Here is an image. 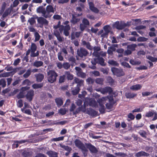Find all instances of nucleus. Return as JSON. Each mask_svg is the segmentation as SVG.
<instances>
[{
	"mask_svg": "<svg viewBox=\"0 0 157 157\" xmlns=\"http://www.w3.org/2000/svg\"><path fill=\"white\" fill-rule=\"evenodd\" d=\"M48 80L51 83H53L56 80L57 74L54 70H49L48 72Z\"/></svg>",
	"mask_w": 157,
	"mask_h": 157,
	"instance_id": "obj_1",
	"label": "nucleus"
},
{
	"mask_svg": "<svg viewBox=\"0 0 157 157\" xmlns=\"http://www.w3.org/2000/svg\"><path fill=\"white\" fill-rule=\"evenodd\" d=\"M54 8L52 6H47L45 9V18H50L52 15V13H54Z\"/></svg>",
	"mask_w": 157,
	"mask_h": 157,
	"instance_id": "obj_2",
	"label": "nucleus"
},
{
	"mask_svg": "<svg viewBox=\"0 0 157 157\" xmlns=\"http://www.w3.org/2000/svg\"><path fill=\"white\" fill-rule=\"evenodd\" d=\"M70 27L69 25H67L65 26L61 25L59 30L60 33H62L63 31V34L65 36H67L69 35V31L70 30Z\"/></svg>",
	"mask_w": 157,
	"mask_h": 157,
	"instance_id": "obj_3",
	"label": "nucleus"
},
{
	"mask_svg": "<svg viewBox=\"0 0 157 157\" xmlns=\"http://www.w3.org/2000/svg\"><path fill=\"white\" fill-rule=\"evenodd\" d=\"M77 52L78 55L81 58L86 56L89 54L87 50L82 48H80V50H77Z\"/></svg>",
	"mask_w": 157,
	"mask_h": 157,
	"instance_id": "obj_4",
	"label": "nucleus"
},
{
	"mask_svg": "<svg viewBox=\"0 0 157 157\" xmlns=\"http://www.w3.org/2000/svg\"><path fill=\"white\" fill-rule=\"evenodd\" d=\"M37 22L40 25V27L42 28L44 25H47L48 24V21L44 17H37Z\"/></svg>",
	"mask_w": 157,
	"mask_h": 157,
	"instance_id": "obj_5",
	"label": "nucleus"
},
{
	"mask_svg": "<svg viewBox=\"0 0 157 157\" xmlns=\"http://www.w3.org/2000/svg\"><path fill=\"white\" fill-rule=\"evenodd\" d=\"M111 71L114 75L118 77L123 76L124 75V72L122 70H121L116 67H112L111 68Z\"/></svg>",
	"mask_w": 157,
	"mask_h": 157,
	"instance_id": "obj_6",
	"label": "nucleus"
},
{
	"mask_svg": "<svg viewBox=\"0 0 157 157\" xmlns=\"http://www.w3.org/2000/svg\"><path fill=\"white\" fill-rule=\"evenodd\" d=\"M127 26V25L126 24L120 23L119 21H116L113 25L114 27L119 30H121L124 29Z\"/></svg>",
	"mask_w": 157,
	"mask_h": 157,
	"instance_id": "obj_7",
	"label": "nucleus"
},
{
	"mask_svg": "<svg viewBox=\"0 0 157 157\" xmlns=\"http://www.w3.org/2000/svg\"><path fill=\"white\" fill-rule=\"evenodd\" d=\"M74 143L75 146L79 149L84 151L86 149V147L84 144L79 140L76 139L74 141Z\"/></svg>",
	"mask_w": 157,
	"mask_h": 157,
	"instance_id": "obj_8",
	"label": "nucleus"
},
{
	"mask_svg": "<svg viewBox=\"0 0 157 157\" xmlns=\"http://www.w3.org/2000/svg\"><path fill=\"white\" fill-rule=\"evenodd\" d=\"M86 105H87V103L86 101L84 102L83 105H81V106L79 107L78 108H77L75 110V113H78L80 111H82L83 113H86Z\"/></svg>",
	"mask_w": 157,
	"mask_h": 157,
	"instance_id": "obj_9",
	"label": "nucleus"
},
{
	"mask_svg": "<svg viewBox=\"0 0 157 157\" xmlns=\"http://www.w3.org/2000/svg\"><path fill=\"white\" fill-rule=\"evenodd\" d=\"M89 6L90 9L94 13H98L99 12V10L95 7L94 3L92 2H89Z\"/></svg>",
	"mask_w": 157,
	"mask_h": 157,
	"instance_id": "obj_10",
	"label": "nucleus"
},
{
	"mask_svg": "<svg viewBox=\"0 0 157 157\" xmlns=\"http://www.w3.org/2000/svg\"><path fill=\"white\" fill-rule=\"evenodd\" d=\"M86 113L94 117H96L98 115V112L91 108H87Z\"/></svg>",
	"mask_w": 157,
	"mask_h": 157,
	"instance_id": "obj_11",
	"label": "nucleus"
},
{
	"mask_svg": "<svg viewBox=\"0 0 157 157\" xmlns=\"http://www.w3.org/2000/svg\"><path fill=\"white\" fill-rule=\"evenodd\" d=\"M86 145L91 153H97L98 151L96 148L91 144H86Z\"/></svg>",
	"mask_w": 157,
	"mask_h": 157,
	"instance_id": "obj_12",
	"label": "nucleus"
},
{
	"mask_svg": "<svg viewBox=\"0 0 157 157\" xmlns=\"http://www.w3.org/2000/svg\"><path fill=\"white\" fill-rule=\"evenodd\" d=\"M36 11L37 13H41L42 16L45 18V9L43 6H39L36 9Z\"/></svg>",
	"mask_w": 157,
	"mask_h": 157,
	"instance_id": "obj_13",
	"label": "nucleus"
},
{
	"mask_svg": "<svg viewBox=\"0 0 157 157\" xmlns=\"http://www.w3.org/2000/svg\"><path fill=\"white\" fill-rule=\"evenodd\" d=\"M100 91L101 93L105 94L106 93L111 94L113 92V90L112 88L109 86H107L101 89Z\"/></svg>",
	"mask_w": 157,
	"mask_h": 157,
	"instance_id": "obj_14",
	"label": "nucleus"
},
{
	"mask_svg": "<svg viewBox=\"0 0 157 157\" xmlns=\"http://www.w3.org/2000/svg\"><path fill=\"white\" fill-rule=\"evenodd\" d=\"M34 95V90H30L28 91L26 97V98L29 101H31L32 100Z\"/></svg>",
	"mask_w": 157,
	"mask_h": 157,
	"instance_id": "obj_15",
	"label": "nucleus"
},
{
	"mask_svg": "<svg viewBox=\"0 0 157 157\" xmlns=\"http://www.w3.org/2000/svg\"><path fill=\"white\" fill-rule=\"evenodd\" d=\"M105 32L101 35V36L103 37L107 36L110 32V27L109 25H107L103 27Z\"/></svg>",
	"mask_w": 157,
	"mask_h": 157,
	"instance_id": "obj_16",
	"label": "nucleus"
},
{
	"mask_svg": "<svg viewBox=\"0 0 157 157\" xmlns=\"http://www.w3.org/2000/svg\"><path fill=\"white\" fill-rule=\"evenodd\" d=\"M88 102V104H87V105H89L90 106L95 107H96L98 106V103L94 98L89 99Z\"/></svg>",
	"mask_w": 157,
	"mask_h": 157,
	"instance_id": "obj_17",
	"label": "nucleus"
},
{
	"mask_svg": "<svg viewBox=\"0 0 157 157\" xmlns=\"http://www.w3.org/2000/svg\"><path fill=\"white\" fill-rule=\"evenodd\" d=\"M150 154L144 151H140L136 153L135 156L136 157H140L141 156L148 157Z\"/></svg>",
	"mask_w": 157,
	"mask_h": 157,
	"instance_id": "obj_18",
	"label": "nucleus"
},
{
	"mask_svg": "<svg viewBox=\"0 0 157 157\" xmlns=\"http://www.w3.org/2000/svg\"><path fill=\"white\" fill-rule=\"evenodd\" d=\"M54 34L59 42H61L63 41V38L61 36L60 33L58 30L54 31Z\"/></svg>",
	"mask_w": 157,
	"mask_h": 157,
	"instance_id": "obj_19",
	"label": "nucleus"
},
{
	"mask_svg": "<svg viewBox=\"0 0 157 157\" xmlns=\"http://www.w3.org/2000/svg\"><path fill=\"white\" fill-rule=\"evenodd\" d=\"M54 34L59 42H61L63 41V38L61 36L60 33L58 30L54 31Z\"/></svg>",
	"mask_w": 157,
	"mask_h": 157,
	"instance_id": "obj_20",
	"label": "nucleus"
},
{
	"mask_svg": "<svg viewBox=\"0 0 157 157\" xmlns=\"http://www.w3.org/2000/svg\"><path fill=\"white\" fill-rule=\"evenodd\" d=\"M72 17L71 20V22L73 25L76 24L80 21V19L77 18L73 14L72 15Z\"/></svg>",
	"mask_w": 157,
	"mask_h": 157,
	"instance_id": "obj_21",
	"label": "nucleus"
},
{
	"mask_svg": "<svg viewBox=\"0 0 157 157\" xmlns=\"http://www.w3.org/2000/svg\"><path fill=\"white\" fill-rule=\"evenodd\" d=\"M74 81L75 83L77 84L76 86L79 87V88L83 85L84 81L78 78H75L74 79Z\"/></svg>",
	"mask_w": 157,
	"mask_h": 157,
	"instance_id": "obj_22",
	"label": "nucleus"
},
{
	"mask_svg": "<svg viewBox=\"0 0 157 157\" xmlns=\"http://www.w3.org/2000/svg\"><path fill=\"white\" fill-rule=\"evenodd\" d=\"M55 101L57 106L59 107L63 105V101L62 98H56L55 99Z\"/></svg>",
	"mask_w": 157,
	"mask_h": 157,
	"instance_id": "obj_23",
	"label": "nucleus"
},
{
	"mask_svg": "<svg viewBox=\"0 0 157 157\" xmlns=\"http://www.w3.org/2000/svg\"><path fill=\"white\" fill-rule=\"evenodd\" d=\"M154 115V118H157V113L154 111H149L145 114V116L147 117H151Z\"/></svg>",
	"mask_w": 157,
	"mask_h": 157,
	"instance_id": "obj_24",
	"label": "nucleus"
},
{
	"mask_svg": "<svg viewBox=\"0 0 157 157\" xmlns=\"http://www.w3.org/2000/svg\"><path fill=\"white\" fill-rule=\"evenodd\" d=\"M36 81L38 82H40L42 81L44 78V75L41 73L36 74L35 75Z\"/></svg>",
	"mask_w": 157,
	"mask_h": 157,
	"instance_id": "obj_25",
	"label": "nucleus"
},
{
	"mask_svg": "<svg viewBox=\"0 0 157 157\" xmlns=\"http://www.w3.org/2000/svg\"><path fill=\"white\" fill-rule=\"evenodd\" d=\"M43 64L44 63L42 61L36 60L33 63V65L35 67H39L43 66Z\"/></svg>",
	"mask_w": 157,
	"mask_h": 157,
	"instance_id": "obj_26",
	"label": "nucleus"
},
{
	"mask_svg": "<svg viewBox=\"0 0 157 157\" xmlns=\"http://www.w3.org/2000/svg\"><path fill=\"white\" fill-rule=\"evenodd\" d=\"M75 105L74 103H72L70 109V113L71 115H74L77 114L75 113Z\"/></svg>",
	"mask_w": 157,
	"mask_h": 157,
	"instance_id": "obj_27",
	"label": "nucleus"
},
{
	"mask_svg": "<svg viewBox=\"0 0 157 157\" xmlns=\"http://www.w3.org/2000/svg\"><path fill=\"white\" fill-rule=\"evenodd\" d=\"M96 60L98 61V63L101 66H105L106 64L105 63V60L102 57H100L98 58H97Z\"/></svg>",
	"mask_w": 157,
	"mask_h": 157,
	"instance_id": "obj_28",
	"label": "nucleus"
},
{
	"mask_svg": "<svg viewBox=\"0 0 157 157\" xmlns=\"http://www.w3.org/2000/svg\"><path fill=\"white\" fill-rule=\"evenodd\" d=\"M142 87V86L140 84H137L131 86L130 89L133 90H140Z\"/></svg>",
	"mask_w": 157,
	"mask_h": 157,
	"instance_id": "obj_29",
	"label": "nucleus"
},
{
	"mask_svg": "<svg viewBox=\"0 0 157 157\" xmlns=\"http://www.w3.org/2000/svg\"><path fill=\"white\" fill-rule=\"evenodd\" d=\"M82 43L83 45L85 46L86 48L90 50H91L92 48L90 45V43L89 42H86L85 40L82 41Z\"/></svg>",
	"mask_w": 157,
	"mask_h": 157,
	"instance_id": "obj_30",
	"label": "nucleus"
},
{
	"mask_svg": "<svg viewBox=\"0 0 157 157\" xmlns=\"http://www.w3.org/2000/svg\"><path fill=\"white\" fill-rule=\"evenodd\" d=\"M137 95V94L131 92L125 93V96L127 98H132Z\"/></svg>",
	"mask_w": 157,
	"mask_h": 157,
	"instance_id": "obj_31",
	"label": "nucleus"
},
{
	"mask_svg": "<svg viewBox=\"0 0 157 157\" xmlns=\"http://www.w3.org/2000/svg\"><path fill=\"white\" fill-rule=\"evenodd\" d=\"M101 101V100H99V101L98 102L100 107V108H99V111L101 113H103L105 112V109L104 106Z\"/></svg>",
	"mask_w": 157,
	"mask_h": 157,
	"instance_id": "obj_32",
	"label": "nucleus"
},
{
	"mask_svg": "<svg viewBox=\"0 0 157 157\" xmlns=\"http://www.w3.org/2000/svg\"><path fill=\"white\" fill-rule=\"evenodd\" d=\"M16 71L15 70H14L13 71L10 72H6L3 73L4 77H8L10 75L13 76L16 72Z\"/></svg>",
	"mask_w": 157,
	"mask_h": 157,
	"instance_id": "obj_33",
	"label": "nucleus"
},
{
	"mask_svg": "<svg viewBox=\"0 0 157 157\" xmlns=\"http://www.w3.org/2000/svg\"><path fill=\"white\" fill-rule=\"evenodd\" d=\"M106 81L109 85H113L115 84L114 80L111 76H109L107 77L106 79Z\"/></svg>",
	"mask_w": 157,
	"mask_h": 157,
	"instance_id": "obj_34",
	"label": "nucleus"
},
{
	"mask_svg": "<svg viewBox=\"0 0 157 157\" xmlns=\"http://www.w3.org/2000/svg\"><path fill=\"white\" fill-rule=\"evenodd\" d=\"M10 13V11L9 9H7L5 10L4 13H3L2 17L1 18V19L2 20H4L5 18L7 17L8 16V15Z\"/></svg>",
	"mask_w": 157,
	"mask_h": 157,
	"instance_id": "obj_35",
	"label": "nucleus"
},
{
	"mask_svg": "<svg viewBox=\"0 0 157 157\" xmlns=\"http://www.w3.org/2000/svg\"><path fill=\"white\" fill-rule=\"evenodd\" d=\"M108 63L109 64L113 66H118L119 65V63L117 62L113 59L109 60Z\"/></svg>",
	"mask_w": 157,
	"mask_h": 157,
	"instance_id": "obj_36",
	"label": "nucleus"
},
{
	"mask_svg": "<svg viewBox=\"0 0 157 157\" xmlns=\"http://www.w3.org/2000/svg\"><path fill=\"white\" fill-rule=\"evenodd\" d=\"M43 84L42 83H34L32 86V87L34 89H37L41 88L43 86Z\"/></svg>",
	"mask_w": 157,
	"mask_h": 157,
	"instance_id": "obj_37",
	"label": "nucleus"
},
{
	"mask_svg": "<svg viewBox=\"0 0 157 157\" xmlns=\"http://www.w3.org/2000/svg\"><path fill=\"white\" fill-rule=\"evenodd\" d=\"M80 90V88L79 87L76 86L74 89L72 90V93L73 95H75L78 93Z\"/></svg>",
	"mask_w": 157,
	"mask_h": 157,
	"instance_id": "obj_38",
	"label": "nucleus"
},
{
	"mask_svg": "<svg viewBox=\"0 0 157 157\" xmlns=\"http://www.w3.org/2000/svg\"><path fill=\"white\" fill-rule=\"evenodd\" d=\"M47 154L50 157H57V153L52 151H49L47 152Z\"/></svg>",
	"mask_w": 157,
	"mask_h": 157,
	"instance_id": "obj_39",
	"label": "nucleus"
},
{
	"mask_svg": "<svg viewBox=\"0 0 157 157\" xmlns=\"http://www.w3.org/2000/svg\"><path fill=\"white\" fill-rule=\"evenodd\" d=\"M60 146L62 148H63L65 150L67 151L68 152H71L72 150L71 148L67 146L60 144Z\"/></svg>",
	"mask_w": 157,
	"mask_h": 157,
	"instance_id": "obj_40",
	"label": "nucleus"
},
{
	"mask_svg": "<svg viewBox=\"0 0 157 157\" xmlns=\"http://www.w3.org/2000/svg\"><path fill=\"white\" fill-rule=\"evenodd\" d=\"M65 75L67 76V79L68 80H72L73 78V76L72 75H71L69 71H66L65 72Z\"/></svg>",
	"mask_w": 157,
	"mask_h": 157,
	"instance_id": "obj_41",
	"label": "nucleus"
},
{
	"mask_svg": "<svg viewBox=\"0 0 157 157\" xmlns=\"http://www.w3.org/2000/svg\"><path fill=\"white\" fill-rule=\"evenodd\" d=\"M37 46L36 44L34 43H32L30 47L31 52H35L36 50Z\"/></svg>",
	"mask_w": 157,
	"mask_h": 157,
	"instance_id": "obj_42",
	"label": "nucleus"
},
{
	"mask_svg": "<svg viewBox=\"0 0 157 157\" xmlns=\"http://www.w3.org/2000/svg\"><path fill=\"white\" fill-rule=\"evenodd\" d=\"M136 47V44H132L128 45L127 46V48L130 49L132 51H134L135 49V48Z\"/></svg>",
	"mask_w": 157,
	"mask_h": 157,
	"instance_id": "obj_43",
	"label": "nucleus"
},
{
	"mask_svg": "<svg viewBox=\"0 0 157 157\" xmlns=\"http://www.w3.org/2000/svg\"><path fill=\"white\" fill-rule=\"evenodd\" d=\"M146 58L152 62H156L157 61V58L151 56H146Z\"/></svg>",
	"mask_w": 157,
	"mask_h": 157,
	"instance_id": "obj_44",
	"label": "nucleus"
},
{
	"mask_svg": "<svg viewBox=\"0 0 157 157\" xmlns=\"http://www.w3.org/2000/svg\"><path fill=\"white\" fill-rule=\"evenodd\" d=\"M77 75L78 77L84 78L86 77V74L82 72V70L80 72L77 73Z\"/></svg>",
	"mask_w": 157,
	"mask_h": 157,
	"instance_id": "obj_45",
	"label": "nucleus"
},
{
	"mask_svg": "<svg viewBox=\"0 0 157 157\" xmlns=\"http://www.w3.org/2000/svg\"><path fill=\"white\" fill-rule=\"evenodd\" d=\"M31 70L30 69H28L23 75V77L25 78H27L31 75Z\"/></svg>",
	"mask_w": 157,
	"mask_h": 157,
	"instance_id": "obj_46",
	"label": "nucleus"
},
{
	"mask_svg": "<svg viewBox=\"0 0 157 157\" xmlns=\"http://www.w3.org/2000/svg\"><path fill=\"white\" fill-rule=\"evenodd\" d=\"M67 111V109L65 108H60L59 111V113L62 115L65 114Z\"/></svg>",
	"mask_w": 157,
	"mask_h": 157,
	"instance_id": "obj_47",
	"label": "nucleus"
},
{
	"mask_svg": "<svg viewBox=\"0 0 157 157\" xmlns=\"http://www.w3.org/2000/svg\"><path fill=\"white\" fill-rule=\"evenodd\" d=\"M34 36L35 37V41H38L40 40V36L38 32H36L35 33Z\"/></svg>",
	"mask_w": 157,
	"mask_h": 157,
	"instance_id": "obj_48",
	"label": "nucleus"
},
{
	"mask_svg": "<svg viewBox=\"0 0 157 157\" xmlns=\"http://www.w3.org/2000/svg\"><path fill=\"white\" fill-rule=\"evenodd\" d=\"M144 150L149 153H152L153 151V148L151 147L146 146L144 148Z\"/></svg>",
	"mask_w": 157,
	"mask_h": 157,
	"instance_id": "obj_49",
	"label": "nucleus"
},
{
	"mask_svg": "<svg viewBox=\"0 0 157 157\" xmlns=\"http://www.w3.org/2000/svg\"><path fill=\"white\" fill-rule=\"evenodd\" d=\"M129 63L132 65H139L140 63V62L135 61L133 59H130L129 61Z\"/></svg>",
	"mask_w": 157,
	"mask_h": 157,
	"instance_id": "obj_50",
	"label": "nucleus"
},
{
	"mask_svg": "<svg viewBox=\"0 0 157 157\" xmlns=\"http://www.w3.org/2000/svg\"><path fill=\"white\" fill-rule=\"evenodd\" d=\"M0 85H2V87H4L6 86V82L4 79H2L0 80Z\"/></svg>",
	"mask_w": 157,
	"mask_h": 157,
	"instance_id": "obj_51",
	"label": "nucleus"
},
{
	"mask_svg": "<svg viewBox=\"0 0 157 157\" xmlns=\"http://www.w3.org/2000/svg\"><path fill=\"white\" fill-rule=\"evenodd\" d=\"M82 23L86 26H88L90 25L89 21L86 18H85L83 19Z\"/></svg>",
	"mask_w": 157,
	"mask_h": 157,
	"instance_id": "obj_52",
	"label": "nucleus"
},
{
	"mask_svg": "<svg viewBox=\"0 0 157 157\" xmlns=\"http://www.w3.org/2000/svg\"><path fill=\"white\" fill-rule=\"evenodd\" d=\"M107 98L109 99V103L112 104L114 105L115 102L114 101L113 98L112 96H108L107 97Z\"/></svg>",
	"mask_w": 157,
	"mask_h": 157,
	"instance_id": "obj_53",
	"label": "nucleus"
},
{
	"mask_svg": "<svg viewBox=\"0 0 157 157\" xmlns=\"http://www.w3.org/2000/svg\"><path fill=\"white\" fill-rule=\"evenodd\" d=\"M24 97V93L23 91L20 92L19 94L17 96V98L18 99L23 98Z\"/></svg>",
	"mask_w": 157,
	"mask_h": 157,
	"instance_id": "obj_54",
	"label": "nucleus"
},
{
	"mask_svg": "<svg viewBox=\"0 0 157 157\" xmlns=\"http://www.w3.org/2000/svg\"><path fill=\"white\" fill-rule=\"evenodd\" d=\"M19 91V90L18 89H15L13 91L10 93L9 94V96H13L18 93Z\"/></svg>",
	"mask_w": 157,
	"mask_h": 157,
	"instance_id": "obj_55",
	"label": "nucleus"
},
{
	"mask_svg": "<svg viewBox=\"0 0 157 157\" xmlns=\"http://www.w3.org/2000/svg\"><path fill=\"white\" fill-rule=\"evenodd\" d=\"M22 155L25 157H27L31 156V155L29 152L26 151H24L22 153Z\"/></svg>",
	"mask_w": 157,
	"mask_h": 157,
	"instance_id": "obj_56",
	"label": "nucleus"
},
{
	"mask_svg": "<svg viewBox=\"0 0 157 157\" xmlns=\"http://www.w3.org/2000/svg\"><path fill=\"white\" fill-rule=\"evenodd\" d=\"M70 67V65L68 63H65L63 64V67L65 69H68Z\"/></svg>",
	"mask_w": 157,
	"mask_h": 157,
	"instance_id": "obj_57",
	"label": "nucleus"
},
{
	"mask_svg": "<svg viewBox=\"0 0 157 157\" xmlns=\"http://www.w3.org/2000/svg\"><path fill=\"white\" fill-rule=\"evenodd\" d=\"M147 40V39L144 37H140L137 39L138 41H146Z\"/></svg>",
	"mask_w": 157,
	"mask_h": 157,
	"instance_id": "obj_58",
	"label": "nucleus"
},
{
	"mask_svg": "<svg viewBox=\"0 0 157 157\" xmlns=\"http://www.w3.org/2000/svg\"><path fill=\"white\" fill-rule=\"evenodd\" d=\"M118 47V45L117 44H113L112 46L110 47H109V48L113 52L115 51L116 50V47L117 48Z\"/></svg>",
	"mask_w": 157,
	"mask_h": 157,
	"instance_id": "obj_59",
	"label": "nucleus"
},
{
	"mask_svg": "<svg viewBox=\"0 0 157 157\" xmlns=\"http://www.w3.org/2000/svg\"><path fill=\"white\" fill-rule=\"evenodd\" d=\"M28 21L31 25H33L36 22V21L33 17H31L28 20Z\"/></svg>",
	"mask_w": 157,
	"mask_h": 157,
	"instance_id": "obj_60",
	"label": "nucleus"
},
{
	"mask_svg": "<svg viewBox=\"0 0 157 157\" xmlns=\"http://www.w3.org/2000/svg\"><path fill=\"white\" fill-rule=\"evenodd\" d=\"M86 81L89 84H93L94 82V80L90 77L86 79Z\"/></svg>",
	"mask_w": 157,
	"mask_h": 157,
	"instance_id": "obj_61",
	"label": "nucleus"
},
{
	"mask_svg": "<svg viewBox=\"0 0 157 157\" xmlns=\"http://www.w3.org/2000/svg\"><path fill=\"white\" fill-rule=\"evenodd\" d=\"M39 55V52L38 51H37L36 53H35V52H31V56L32 57H34L38 56Z\"/></svg>",
	"mask_w": 157,
	"mask_h": 157,
	"instance_id": "obj_62",
	"label": "nucleus"
},
{
	"mask_svg": "<svg viewBox=\"0 0 157 157\" xmlns=\"http://www.w3.org/2000/svg\"><path fill=\"white\" fill-rule=\"evenodd\" d=\"M139 133L141 135V136L143 137L146 138V133L144 131L141 130L139 132Z\"/></svg>",
	"mask_w": 157,
	"mask_h": 157,
	"instance_id": "obj_63",
	"label": "nucleus"
},
{
	"mask_svg": "<svg viewBox=\"0 0 157 157\" xmlns=\"http://www.w3.org/2000/svg\"><path fill=\"white\" fill-rule=\"evenodd\" d=\"M20 61L21 59L20 58H17L14 60L13 64L14 66H16L20 63Z\"/></svg>",
	"mask_w": 157,
	"mask_h": 157,
	"instance_id": "obj_64",
	"label": "nucleus"
}]
</instances>
